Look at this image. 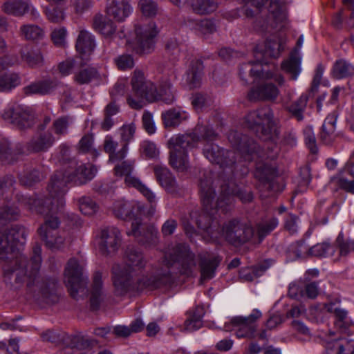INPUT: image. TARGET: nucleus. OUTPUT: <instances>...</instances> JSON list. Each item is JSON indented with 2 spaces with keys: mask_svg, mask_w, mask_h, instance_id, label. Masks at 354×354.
<instances>
[{
  "mask_svg": "<svg viewBox=\"0 0 354 354\" xmlns=\"http://www.w3.org/2000/svg\"><path fill=\"white\" fill-rule=\"evenodd\" d=\"M166 268L161 270L143 273L147 261L139 251L129 248L126 251V263L114 264L112 267V281L118 295L130 291L154 290L170 284L172 278L170 266L178 263L183 274H190L196 266L194 254L185 244L169 246L165 254Z\"/></svg>",
  "mask_w": 354,
  "mask_h": 354,
  "instance_id": "nucleus-1",
  "label": "nucleus"
},
{
  "mask_svg": "<svg viewBox=\"0 0 354 354\" xmlns=\"http://www.w3.org/2000/svg\"><path fill=\"white\" fill-rule=\"evenodd\" d=\"M27 234L28 230L17 225L1 230L0 259L12 262L15 266L16 268L10 274H15L17 283L26 281L28 292L35 297L41 296L46 298L56 289L57 280L39 274L41 263V248L39 245L33 248L32 255L29 261L20 253V248L25 243ZM5 274H10L8 269L5 268Z\"/></svg>",
  "mask_w": 354,
  "mask_h": 354,
  "instance_id": "nucleus-2",
  "label": "nucleus"
},
{
  "mask_svg": "<svg viewBox=\"0 0 354 354\" xmlns=\"http://www.w3.org/2000/svg\"><path fill=\"white\" fill-rule=\"evenodd\" d=\"M19 201L30 211L44 215L45 221L38 229V234L45 245L52 250L63 248L65 236L64 232L59 230V221L55 216L63 206H58L57 203L49 196L41 200L23 196Z\"/></svg>",
  "mask_w": 354,
  "mask_h": 354,
  "instance_id": "nucleus-3",
  "label": "nucleus"
},
{
  "mask_svg": "<svg viewBox=\"0 0 354 354\" xmlns=\"http://www.w3.org/2000/svg\"><path fill=\"white\" fill-rule=\"evenodd\" d=\"M132 93L127 98L129 105L140 109L145 105L144 100L153 102L162 101L167 104H173L176 99L172 92V84L168 77L162 78L158 85L146 80L144 73L135 71L131 79Z\"/></svg>",
  "mask_w": 354,
  "mask_h": 354,
  "instance_id": "nucleus-4",
  "label": "nucleus"
},
{
  "mask_svg": "<svg viewBox=\"0 0 354 354\" xmlns=\"http://www.w3.org/2000/svg\"><path fill=\"white\" fill-rule=\"evenodd\" d=\"M96 172L97 169L94 166L82 162L77 164L73 160L70 162L67 171L59 170L52 176L47 187L48 196L56 201L58 206H64V196L67 191V183L74 181L77 185L84 184L93 179Z\"/></svg>",
  "mask_w": 354,
  "mask_h": 354,
  "instance_id": "nucleus-5",
  "label": "nucleus"
},
{
  "mask_svg": "<svg viewBox=\"0 0 354 354\" xmlns=\"http://www.w3.org/2000/svg\"><path fill=\"white\" fill-rule=\"evenodd\" d=\"M200 196L203 207L202 214L197 216L196 212L191 214L192 219H194L198 227L205 232L211 238V233L209 229L218 231L219 226L216 221L213 219L214 213L218 209L225 212L223 200L217 198L215 201L216 192L213 187V181L209 178L201 179L200 183Z\"/></svg>",
  "mask_w": 354,
  "mask_h": 354,
  "instance_id": "nucleus-6",
  "label": "nucleus"
},
{
  "mask_svg": "<svg viewBox=\"0 0 354 354\" xmlns=\"http://www.w3.org/2000/svg\"><path fill=\"white\" fill-rule=\"evenodd\" d=\"M273 111L269 106L250 111L243 118L244 126L263 140L275 141L279 132L273 121Z\"/></svg>",
  "mask_w": 354,
  "mask_h": 354,
  "instance_id": "nucleus-7",
  "label": "nucleus"
},
{
  "mask_svg": "<svg viewBox=\"0 0 354 354\" xmlns=\"http://www.w3.org/2000/svg\"><path fill=\"white\" fill-rule=\"evenodd\" d=\"M205 140L207 142L205 145L203 151L204 156L212 163L218 165L221 171L218 176V183L223 182V187H225V182L232 178L234 171H236V157L234 151L225 150L217 145L210 142L215 138Z\"/></svg>",
  "mask_w": 354,
  "mask_h": 354,
  "instance_id": "nucleus-8",
  "label": "nucleus"
},
{
  "mask_svg": "<svg viewBox=\"0 0 354 354\" xmlns=\"http://www.w3.org/2000/svg\"><path fill=\"white\" fill-rule=\"evenodd\" d=\"M209 230V229L208 230ZM211 239L217 241L223 238L227 243L240 246L250 241L254 235V230L250 224L237 218L229 220L214 232L210 229Z\"/></svg>",
  "mask_w": 354,
  "mask_h": 354,
  "instance_id": "nucleus-9",
  "label": "nucleus"
},
{
  "mask_svg": "<svg viewBox=\"0 0 354 354\" xmlns=\"http://www.w3.org/2000/svg\"><path fill=\"white\" fill-rule=\"evenodd\" d=\"M215 132L207 124L198 122L190 133L173 136L167 142L169 151L188 153L189 149L196 147L202 140H211Z\"/></svg>",
  "mask_w": 354,
  "mask_h": 354,
  "instance_id": "nucleus-10",
  "label": "nucleus"
},
{
  "mask_svg": "<svg viewBox=\"0 0 354 354\" xmlns=\"http://www.w3.org/2000/svg\"><path fill=\"white\" fill-rule=\"evenodd\" d=\"M83 269V263L75 258H71L64 270V282L71 297L76 299L86 292L88 277H84Z\"/></svg>",
  "mask_w": 354,
  "mask_h": 354,
  "instance_id": "nucleus-11",
  "label": "nucleus"
},
{
  "mask_svg": "<svg viewBox=\"0 0 354 354\" xmlns=\"http://www.w3.org/2000/svg\"><path fill=\"white\" fill-rule=\"evenodd\" d=\"M41 337L45 342L62 344L63 354L84 353L89 346L88 341L82 337L59 333L50 330L42 333Z\"/></svg>",
  "mask_w": 354,
  "mask_h": 354,
  "instance_id": "nucleus-12",
  "label": "nucleus"
},
{
  "mask_svg": "<svg viewBox=\"0 0 354 354\" xmlns=\"http://www.w3.org/2000/svg\"><path fill=\"white\" fill-rule=\"evenodd\" d=\"M261 317V313L254 309L248 317L237 316L233 317L229 323H225L224 328L225 330L236 331L238 338L252 339L255 337L257 330L256 322Z\"/></svg>",
  "mask_w": 354,
  "mask_h": 354,
  "instance_id": "nucleus-13",
  "label": "nucleus"
},
{
  "mask_svg": "<svg viewBox=\"0 0 354 354\" xmlns=\"http://www.w3.org/2000/svg\"><path fill=\"white\" fill-rule=\"evenodd\" d=\"M2 118L19 130H26L35 126L37 120L35 113L29 108L21 106L8 107Z\"/></svg>",
  "mask_w": 354,
  "mask_h": 354,
  "instance_id": "nucleus-14",
  "label": "nucleus"
},
{
  "mask_svg": "<svg viewBox=\"0 0 354 354\" xmlns=\"http://www.w3.org/2000/svg\"><path fill=\"white\" fill-rule=\"evenodd\" d=\"M134 167L133 160H125L115 165L114 168L116 176H125V183L127 185L131 186L138 190L150 203L156 202V195L148 188L140 180L132 175Z\"/></svg>",
  "mask_w": 354,
  "mask_h": 354,
  "instance_id": "nucleus-15",
  "label": "nucleus"
},
{
  "mask_svg": "<svg viewBox=\"0 0 354 354\" xmlns=\"http://www.w3.org/2000/svg\"><path fill=\"white\" fill-rule=\"evenodd\" d=\"M227 138L232 147L245 161L262 157L257 143L247 136L242 135L236 131H231Z\"/></svg>",
  "mask_w": 354,
  "mask_h": 354,
  "instance_id": "nucleus-16",
  "label": "nucleus"
},
{
  "mask_svg": "<svg viewBox=\"0 0 354 354\" xmlns=\"http://www.w3.org/2000/svg\"><path fill=\"white\" fill-rule=\"evenodd\" d=\"M243 174V173L239 174L237 170L234 171L232 178H230L229 180L225 182V184L228 185V186L225 185V187H223V181L218 183L220 185L221 190L218 198H221L223 200V205H224L225 211H227V207L233 203L234 198L235 196L239 198L243 203H249L253 198V196L251 192L241 190L236 186V178L242 176Z\"/></svg>",
  "mask_w": 354,
  "mask_h": 354,
  "instance_id": "nucleus-17",
  "label": "nucleus"
},
{
  "mask_svg": "<svg viewBox=\"0 0 354 354\" xmlns=\"http://www.w3.org/2000/svg\"><path fill=\"white\" fill-rule=\"evenodd\" d=\"M136 39L133 50L138 54L150 53L154 48L155 38L158 34L154 23L136 27Z\"/></svg>",
  "mask_w": 354,
  "mask_h": 354,
  "instance_id": "nucleus-18",
  "label": "nucleus"
},
{
  "mask_svg": "<svg viewBox=\"0 0 354 354\" xmlns=\"http://www.w3.org/2000/svg\"><path fill=\"white\" fill-rule=\"evenodd\" d=\"M129 236H133L142 245L146 247L155 245L158 243V230L152 225L144 223L140 218L131 221V228L127 231Z\"/></svg>",
  "mask_w": 354,
  "mask_h": 354,
  "instance_id": "nucleus-19",
  "label": "nucleus"
},
{
  "mask_svg": "<svg viewBox=\"0 0 354 354\" xmlns=\"http://www.w3.org/2000/svg\"><path fill=\"white\" fill-rule=\"evenodd\" d=\"M122 243L121 232L115 227H107L101 230L98 246L103 255L115 254L119 250Z\"/></svg>",
  "mask_w": 354,
  "mask_h": 354,
  "instance_id": "nucleus-20",
  "label": "nucleus"
},
{
  "mask_svg": "<svg viewBox=\"0 0 354 354\" xmlns=\"http://www.w3.org/2000/svg\"><path fill=\"white\" fill-rule=\"evenodd\" d=\"M143 209V205L137 201L119 200L114 203L113 212L121 219H132L139 218L138 216Z\"/></svg>",
  "mask_w": 354,
  "mask_h": 354,
  "instance_id": "nucleus-21",
  "label": "nucleus"
},
{
  "mask_svg": "<svg viewBox=\"0 0 354 354\" xmlns=\"http://www.w3.org/2000/svg\"><path fill=\"white\" fill-rule=\"evenodd\" d=\"M279 95L277 86L270 81H264L252 88L248 94L250 101H274Z\"/></svg>",
  "mask_w": 354,
  "mask_h": 354,
  "instance_id": "nucleus-22",
  "label": "nucleus"
},
{
  "mask_svg": "<svg viewBox=\"0 0 354 354\" xmlns=\"http://www.w3.org/2000/svg\"><path fill=\"white\" fill-rule=\"evenodd\" d=\"M56 142V137L51 131H41L37 133L26 144L27 150L30 152H46Z\"/></svg>",
  "mask_w": 354,
  "mask_h": 354,
  "instance_id": "nucleus-23",
  "label": "nucleus"
},
{
  "mask_svg": "<svg viewBox=\"0 0 354 354\" xmlns=\"http://www.w3.org/2000/svg\"><path fill=\"white\" fill-rule=\"evenodd\" d=\"M106 298L102 274L96 272L90 288V305L92 310H97Z\"/></svg>",
  "mask_w": 354,
  "mask_h": 354,
  "instance_id": "nucleus-24",
  "label": "nucleus"
},
{
  "mask_svg": "<svg viewBox=\"0 0 354 354\" xmlns=\"http://www.w3.org/2000/svg\"><path fill=\"white\" fill-rule=\"evenodd\" d=\"M203 70V62L200 59L192 60L183 76L184 84L189 89L199 87L202 82Z\"/></svg>",
  "mask_w": 354,
  "mask_h": 354,
  "instance_id": "nucleus-25",
  "label": "nucleus"
},
{
  "mask_svg": "<svg viewBox=\"0 0 354 354\" xmlns=\"http://www.w3.org/2000/svg\"><path fill=\"white\" fill-rule=\"evenodd\" d=\"M154 172L157 180L167 192L178 194L182 190L181 185L167 168L156 166Z\"/></svg>",
  "mask_w": 354,
  "mask_h": 354,
  "instance_id": "nucleus-26",
  "label": "nucleus"
},
{
  "mask_svg": "<svg viewBox=\"0 0 354 354\" xmlns=\"http://www.w3.org/2000/svg\"><path fill=\"white\" fill-rule=\"evenodd\" d=\"M132 11V7L125 0H108L106 13L118 21H124Z\"/></svg>",
  "mask_w": 354,
  "mask_h": 354,
  "instance_id": "nucleus-27",
  "label": "nucleus"
},
{
  "mask_svg": "<svg viewBox=\"0 0 354 354\" xmlns=\"http://www.w3.org/2000/svg\"><path fill=\"white\" fill-rule=\"evenodd\" d=\"M188 118V113L180 107L171 108L161 113V119L165 128H176Z\"/></svg>",
  "mask_w": 354,
  "mask_h": 354,
  "instance_id": "nucleus-28",
  "label": "nucleus"
},
{
  "mask_svg": "<svg viewBox=\"0 0 354 354\" xmlns=\"http://www.w3.org/2000/svg\"><path fill=\"white\" fill-rule=\"evenodd\" d=\"M13 63L6 62L5 59H0V91H5L15 88L20 83L17 74L7 71Z\"/></svg>",
  "mask_w": 354,
  "mask_h": 354,
  "instance_id": "nucleus-29",
  "label": "nucleus"
},
{
  "mask_svg": "<svg viewBox=\"0 0 354 354\" xmlns=\"http://www.w3.org/2000/svg\"><path fill=\"white\" fill-rule=\"evenodd\" d=\"M58 82L55 79H45L35 82L24 88L27 95H46L51 94L57 87Z\"/></svg>",
  "mask_w": 354,
  "mask_h": 354,
  "instance_id": "nucleus-30",
  "label": "nucleus"
},
{
  "mask_svg": "<svg viewBox=\"0 0 354 354\" xmlns=\"http://www.w3.org/2000/svg\"><path fill=\"white\" fill-rule=\"evenodd\" d=\"M199 258L201 281L209 280L213 278L215 275V271L221 262L220 257L210 256L209 254H200Z\"/></svg>",
  "mask_w": 354,
  "mask_h": 354,
  "instance_id": "nucleus-31",
  "label": "nucleus"
},
{
  "mask_svg": "<svg viewBox=\"0 0 354 354\" xmlns=\"http://www.w3.org/2000/svg\"><path fill=\"white\" fill-rule=\"evenodd\" d=\"M93 26L105 38H112L113 39L117 38L118 34L115 32L116 26L114 23L101 14H97L94 17Z\"/></svg>",
  "mask_w": 354,
  "mask_h": 354,
  "instance_id": "nucleus-32",
  "label": "nucleus"
},
{
  "mask_svg": "<svg viewBox=\"0 0 354 354\" xmlns=\"http://www.w3.org/2000/svg\"><path fill=\"white\" fill-rule=\"evenodd\" d=\"M103 146L104 151L109 153V162L120 161L124 159L127 154L128 148L127 145H122V148L116 151L118 142L110 135L105 137Z\"/></svg>",
  "mask_w": 354,
  "mask_h": 354,
  "instance_id": "nucleus-33",
  "label": "nucleus"
},
{
  "mask_svg": "<svg viewBox=\"0 0 354 354\" xmlns=\"http://www.w3.org/2000/svg\"><path fill=\"white\" fill-rule=\"evenodd\" d=\"M30 8L29 0H8L1 6L3 12L15 17L24 16Z\"/></svg>",
  "mask_w": 354,
  "mask_h": 354,
  "instance_id": "nucleus-34",
  "label": "nucleus"
},
{
  "mask_svg": "<svg viewBox=\"0 0 354 354\" xmlns=\"http://www.w3.org/2000/svg\"><path fill=\"white\" fill-rule=\"evenodd\" d=\"M337 115L335 113L329 114L325 119L320 133V140L324 145H330L335 138V124Z\"/></svg>",
  "mask_w": 354,
  "mask_h": 354,
  "instance_id": "nucleus-35",
  "label": "nucleus"
},
{
  "mask_svg": "<svg viewBox=\"0 0 354 354\" xmlns=\"http://www.w3.org/2000/svg\"><path fill=\"white\" fill-rule=\"evenodd\" d=\"M330 74L337 80L351 77L354 75V65L344 59H337L333 65Z\"/></svg>",
  "mask_w": 354,
  "mask_h": 354,
  "instance_id": "nucleus-36",
  "label": "nucleus"
},
{
  "mask_svg": "<svg viewBox=\"0 0 354 354\" xmlns=\"http://www.w3.org/2000/svg\"><path fill=\"white\" fill-rule=\"evenodd\" d=\"M75 46L80 55L90 54L95 47L94 38L88 31L81 30L78 35Z\"/></svg>",
  "mask_w": 354,
  "mask_h": 354,
  "instance_id": "nucleus-37",
  "label": "nucleus"
},
{
  "mask_svg": "<svg viewBox=\"0 0 354 354\" xmlns=\"http://www.w3.org/2000/svg\"><path fill=\"white\" fill-rule=\"evenodd\" d=\"M281 68L290 75L292 80H296L301 71V59L291 54L289 58L281 63Z\"/></svg>",
  "mask_w": 354,
  "mask_h": 354,
  "instance_id": "nucleus-38",
  "label": "nucleus"
},
{
  "mask_svg": "<svg viewBox=\"0 0 354 354\" xmlns=\"http://www.w3.org/2000/svg\"><path fill=\"white\" fill-rule=\"evenodd\" d=\"M275 169L267 163L261 161L257 163L254 176L262 184H268V187H270L269 183L275 176Z\"/></svg>",
  "mask_w": 354,
  "mask_h": 354,
  "instance_id": "nucleus-39",
  "label": "nucleus"
},
{
  "mask_svg": "<svg viewBox=\"0 0 354 354\" xmlns=\"http://www.w3.org/2000/svg\"><path fill=\"white\" fill-rule=\"evenodd\" d=\"M169 165L179 172H184L189 167L188 153L169 151Z\"/></svg>",
  "mask_w": 354,
  "mask_h": 354,
  "instance_id": "nucleus-40",
  "label": "nucleus"
},
{
  "mask_svg": "<svg viewBox=\"0 0 354 354\" xmlns=\"http://www.w3.org/2000/svg\"><path fill=\"white\" fill-rule=\"evenodd\" d=\"M97 77V71L93 67L87 66L82 62L75 73V81L79 84L89 83L92 80Z\"/></svg>",
  "mask_w": 354,
  "mask_h": 354,
  "instance_id": "nucleus-41",
  "label": "nucleus"
},
{
  "mask_svg": "<svg viewBox=\"0 0 354 354\" xmlns=\"http://www.w3.org/2000/svg\"><path fill=\"white\" fill-rule=\"evenodd\" d=\"M191 7L195 13L207 15L216 10L218 3L213 0H192Z\"/></svg>",
  "mask_w": 354,
  "mask_h": 354,
  "instance_id": "nucleus-42",
  "label": "nucleus"
},
{
  "mask_svg": "<svg viewBox=\"0 0 354 354\" xmlns=\"http://www.w3.org/2000/svg\"><path fill=\"white\" fill-rule=\"evenodd\" d=\"M21 58L28 66L35 67L41 66L44 59L40 50L37 48H24L21 51Z\"/></svg>",
  "mask_w": 354,
  "mask_h": 354,
  "instance_id": "nucleus-43",
  "label": "nucleus"
},
{
  "mask_svg": "<svg viewBox=\"0 0 354 354\" xmlns=\"http://www.w3.org/2000/svg\"><path fill=\"white\" fill-rule=\"evenodd\" d=\"M308 100V96L303 94L287 107L288 111L297 121H302L304 120L303 113L306 107Z\"/></svg>",
  "mask_w": 354,
  "mask_h": 354,
  "instance_id": "nucleus-44",
  "label": "nucleus"
},
{
  "mask_svg": "<svg viewBox=\"0 0 354 354\" xmlns=\"http://www.w3.org/2000/svg\"><path fill=\"white\" fill-rule=\"evenodd\" d=\"M335 251V247L330 243L324 242L317 243L308 250L309 256L317 257H326L332 256Z\"/></svg>",
  "mask_w": 354,
  "mask_h": 354,
  "instance_id": "nucleus-45",
  "label": "nucleus"
},
{
  "mask_svg": "<svg viewBox=\"0 0 354 354\" xmlns=\"http://www.w3.org/2000/svg\"><path fill=\"white\" fill-rule=\"evenodd\" d=\"M279 221L276 217L267 218L258 223L257 227L259 241H261L265 236L277 227Z\"/></svg>",
  "mask_w": 354,
  "mask_h": 354,
  "instance_id": "nucleus-46",
  "label": "nucleus"
},
{
  "mask_svg": "<svg viewBox=\"0 0 354 354\" xmlns=\"http://www.w3.org/2000/svg\"><path fill=\"white\" fill-rule=\"evenodd\" d=\"M19 210L15 206L3 205L0 208V225H6L19 217Z\"/></svg>",
  "mask_w": 354,
  "mask_h": 354,
  "instance_id": "nucleus-47",
  "label": "nucleus"
},
{
  "mask_svg": "<svg viewBox=\"0 0 354 354\" xmlns=\"http://www.w3.org/2000/svg\"><path fill=\"white\" fill-rule=\"evenodd\" d=\"M20 32L28 40H39L44 37L43 30L37 25L25 24L21 26Z\"/></svg>",
  "mask_w": 354,
  "mask_h": 354,
  "instance_id": "nucleus-48",
  "label": "nucleus"
},
{
  "mask_svg": "<svg viewBox=\"0 0 354 354\" xmlns=\"http://www.w3.org/2000/svg\"><path fill=\"white\" fill-rule=\"evenodd\" d=\"M71 122L70 118L67 116L60 117L55 120L53 122L50 131H53L56 140L60 136H65L68 132V127Z\"/></svg>",
  "mask_w": 354,
  "mask_h": 354,
  "instance_id": "nucleus-49",
  "label": "nucleus"
},
{
  "mask_svg": "<svg viewBox=\"0 0 354 354\" xmlns=\"http://www.w3.org/2000/svg\"><path fill=\"white\" fill-rule=\"evenodd\" d=\"M335 325L342 332L346 333L349 327L353 324L352 321L348 317V311L343 308L336 310Z\"/></svg>",
  "mask_w": 354,
  "mask_h": 354,
  "instance_id": "nucleus-50",
  "label": "nucleus"
},
{
  "mask_svg": "<svg viewBox=\"0 0 354 354\" xmlns=\"http://www.w3.org/2000/svg\"><path fill=\"white\" fill-rule=\"evenodd\" d=\"M212 103V99L207 94L197 93L192 96V104L197 111H203L209 107Z\"/></svg>",
  "mask_w": 354,
  "mask_h": 354,
  "instance_id": "nucleus-51",
  "label": "nucleus"
},
{
  "mask_svg": "<svg viewBox=\"0 0 354 354\" xmlns=\"http://www.w3.org/2000/svg\"><path fill=\"white\" fill-rule=\"evenodd\" d=\"M44 175L37 169H33L29 171H26L21 174L19 176L20 183L26 187H30L34 183L40 181Z\"/></svg>",
  "mask_w": 354,
  "mask_h": 354,
  "instance_id": "nucleus-52",
  "label": "nucleus"
},
{
  "mask_svg": "<svg viewBox=\"0 0 354 354\" xmlns=\"http://www.w3.org/2000/svg\"><path fill=\"white\" fill-rule=\"evenodd\" d=\"M138 8L142 15L147 17H155L158 12V3L153 0H140Z\"/></svg>",
  "mask_w": 354,
  "mask_h": 354,
  "instance_id": "nucleus-53",
  "label": "nucleus"
},
{
  "mask_svg": "<svg viewBox=\"0 0 354 354\" xmlns=\"http://www.w3.org/2000/svg\"><path fill=\"white\" fill-rule=\"evenodd\" d=\"M262 73L261 66H252L250 63L243 64L239 68V76L245 83H248L246 77H260Z\"/></svg>",
  "mask_w": 354,
  "mask_h": 354,
  "instance_id": "nucleus-54",
  "label": "nucleus"
},
{
  "mask_svg": "<svg viewBox=\"0 0 354 354\" xmlns=\"http://www.w3.org/2000/svg\"><path fill=\"white\" fill-rule=\"evenodd\" d=\"M93 141L94 138L92 133L86 134L79 142V150L82 153H91L93 156H97L99 153L93 147Z\"/></svg>",
  "mask_w": 354,
  "mask_h": 354,
  "instance_id": "nucleus-55",
  "label": "nucleus"
},
{
  "mask_svg": "<svg viewBox=\"0 0 354 354\" xmlns=\"http://www.w3.org/2000/svg\"><path fill=\"white\" fill-rule=\"evenodd\" d=\"M283 50V47L278 39H268L266 42L263 53L266 56L276 58Z\"/></svg>",
  "mask_w": 354,
  "mask_h": 354,
  "instance_id": "nucleus-56",
  "label": "nucleus"
},
{
  "mask_svg": "<svg viewBox=\"0 0 354 354\" xmlns=\"http://www.w3.org/2000/svg\"><path fill=\"white\" fill-rule=\"evenodd\" d=\"M82 62V58L80 57H76L75 59L70 58L62 62L59 65V72L62 75H68L71 71L74 69H78Z\"/></svg>",
  "mask_w": 354,
  "mask_h": 354,
  "instance_id": "nucleus-57",
  "label": "nucleus"
},
{
  "mask_svg": "<svg viewBox=\"0 0 354 354\" xmlns=\"http://www.w3.org/2000/svg\"><path fill=\"white\" fill-rule=\"evenodd\" d=\"M344 339H330L329 337H323V344L326 354H339Z\"/></svg>",
  "mask_w": 354,
  "mask_h": 354,
  "instance_id": "nucleus-58",
  "label": "nucleus"
},
{
  "mask_svg": "<svg viewBox=\"0 0 354 354\" xmlns=\"http://www.w3.org/2000/svg\"><path fill=\"white\" fill-rule=\"evenodd\" d=\"M79 208L82 214L91 216L97 212L98 207L91 198L83 196L79 200Z\"/></svg>",
  "mask_w": 354,
  "mask_h": 354,
  "instance_id": "nucleus-59",
  "label": "nucleus"
},
{
  "mask_svg": "<svg viewBox=\"0 0 354 354\" xmlns=\"http://www.w3.org/2000/svg\"><path fill=\"white\" fill-rule=\"evenodd\" d=\"M15 183L12 176H6L0 179V198L2 196L8 200L10 194L13 192V185Z\"/></svg>",
  "mask_w": 354,
  "mask_h": 354,
  "instance_id": "nucleus-60",
  "label": "nucleus"
},
{
  "mask_svg": "<svg viewBox=\"0 0 354 354\" xmlns=\"http://www.w3.org/2000/svg\"><path fill=\"white\" fill-rule=\"evenodd\" d=\"M44 12L47 19L53 23H59L64 19V11L57 7L47 6Z\"/></svg>",
  "mask_w": 354,
  "mask_h": 354,
  "instance_id": "nucleus-61",
  "label": "nucleus"
},
{
  "mask_svg": "<svg viewBox=\"0 0 354 354\" xmlns=\"http://www.w3.org/2000/svg\"><path fill=\"white\" fill-rule=\"evenodd\" d=\"M136 131V127L133 124L123 125L120 129L121 141L122 145H127L128 148L129 143L133 139Z\"/></svg>",
  "mask_w": 354,
  "mask_h": 354,
  "instance_id": "nucleus-62",
  "label": "nucleus"
},
{
  "mask_svg": "<svg viewBox=\"0 0 354 354\" xmlns=\"http://www.w3.org/2000/svg\"><path fill=\"white\" fill-rule=\"evenodd\" d=\"M115 63L118 69L122 71L129 70L134 66V59L131 55L124 54L115 59Z\"/></svg>",
  "mask_w": 354,
  "mask_h": 354,
  "instance_id": "nucleus-63",
  "label": "nucleus"
},
{
  "mask_svg": "<svg viewBox=\"0 0 354 354\" xmlns=\"http://www.w3.org/2000/svg\"><path fill=\"white\" fill-rule=\"evenodd\" d=\"M306 144L310 151L315 153L317 151L315 136L311 127H307L304 130Z\"/></svg>",
  "mask_w": 354,
  "mask_h": 354,
  "instance_id": "nucleus-64",
  "label": "nucleus"
}]
</instances>
